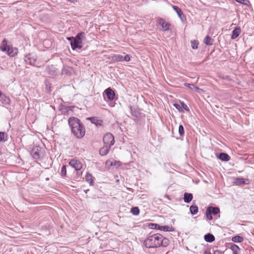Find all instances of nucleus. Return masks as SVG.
<instances>
[{
	"instance_id": "f257e3e1",
	"label": "nucleus",
	"mask_w": 254,
	"mask_h": 254,
	"mask_svg": "<svg viewBox=\"0 0 254 254\" xmlns=\"http://www.w3.org/2000/svg\"><path fill=\"white\" fill-rule=\"evenodd\" d=\"M169 244L168 239L163 238L159 234H155L148 237L144 242V245L147 248H158L160 246L166 247Z\"/></svg>"
},
{
	"instance_id": "f03ea898",
	"label": "nucleus",
	"mask_w": 254,
	"mask_h": 254,
	"mask_svg": "<svg viewBox=\"0 0 254 254\" xmlns=\"http://www.w3.org/2000/svg\"><path fill=\"white\" fill-rule=\"evenodd\" d=\"M68 124L71 132L78 138H82L85 133V128L84 125L79 119L75 117H70L68 120Z\"/></svg>"
},
{
	"instance_id": "7ed1b4c3",
	"label": "nucleus",
	"mask_w": 254,
	"mask_h": 254,
	"mask_svg": "<svg viewBox=\"0 0 254 254\" xmlns=\"http://www.w3.org/2000/svg\"><path fill=\"white\" fill-rule=\"evenodd\" d=\"M0 49L2 52H5L11 57H14L18 53L17 48L8 45L7 41L5 39L2 41L0 45Z\"/></svg>"
},
{
	"instance_id": "20e7f679",
	"label": "nucleus",
	"mask_w": 254,
	"mask_h": 254,
	"mask_svg": "<svg viewBox=\"0 0 254 254\" xmlns=\"http://www.w3.org/2000/svg\"><path fill=\"white\" fill-rule=\"evenodd\" d=\"M85 35L84 32H81L74 37V40L71 42V47L73 50L82 48V39L85 37Z\"/></svg>"
},
{
	"instance_id": "39448f33",
	"label": "nucleus",
	"mask_w": 254,
	"mask_h": 254,
	"mask_svg": "<svg viewBox=\"0 0 254 254\" xmlns=\"http://www.w3.org/2000/svg\"><path fill=\"white\" fill-rule=\"evenodd\" d=\"M157 26L159 30L162 31H166L169 30L170 24L166 21L164 19L159 18L157 20Z\"/></svg>"
},
{
	"instance_id": "423d86ee",
	"label": "nucleus",
	"mask_w": 254,
	"mask_h": 254,
	"mask_svg": "<svg viewBox=\"0 0 254 254\" xmlns=\"http://www.w3.org/2000/svg\"><path fill=\"white\" fill-rule=\"evenodd\" d=\"M103 142L105 145L111 146L115 143L114 136L111 133H106L103 138Z\"/></svg>"
},
{
	"instance_id": "0eeeda50",
	"label": "nucleus",
	"mask_w": 254,
	"mask_h": 254,
	"mask_svg": "<svg viewBox=\"0 0 254 254\" xmlns=\"http://www.w3.org/2000/svg\"><path fill=\"white\" fill-rule=\"evenodd\" d=\"M31 154L35 160H39L43 156L42 148L39 146H35L31 150Z\"/></svg>"
},
{
	"instance_id": "6e6552de",
	"label": "nucleus",
	"mask_w": 254,
	"mask_h": 254,
	"mask_svg": "<svg viewBox=\"0 0 254 254\" xmlns=\"http://www.w3.org/2000/svg\"><path fill=\"white\" fill-rule=\"evenodd\" d=\"M129 110L133 120L135 121H138L141 118L140 110L131 106H129Z\"/></svg>"
},
{
	"instance_id": "1a4fd4ad",
	"label": "nucleus",
	"mask_w": 254,
	"mask_h": 254,
	"mask_svg": "<svg viewBox=\"0 0 254 254\" xmlns=\"http://www.w3.org/2000/svg\"><path fill=\"white\" fill-rule=\"evenodd\" d=\"M150 226H151V228L152 229H158L165 232H171L174 230L172 227L168 226H160L157 224L151 223L150 224Z\"/></svg>"
},
{
	"instance_id": "9d476101",
	"label": "nucleus",
	"mask_w": 254,
	"mask_h": 254,
	"mask_svg": "<svg viewBox=\"0 0 254 254\" xmlns=\"http://www.w3.org/2000/svg\"><path fill=\"white\" fill-rule=\"evenodd\" d=\"M69 165L76 171H80L82 168V164L77 159H71L68 163Z\"/></svg>"
},
{
	"instance_id": "9b49d317",
	"label": "nucleus",
	"mask_w": 254,
	"mask_h": 254,
	"mask_svg": "<svg viewBox=\"0 0 254 254\" xmlns=\"http://www.w3.org/2000/svg\"><path fill=\"white\" fill-rule=\"evenodd\" d=\"M104 93L106 95L109 100L112 101L114 100L115 97V93L111 88L109 87L107 88L104 91Z\"/></svg>"
},
{
	"instance_id": "f8f14e48",
	"label": "nucleus",
	"mask_w": 254,
	"mask_h": 254,
	"mask_svg": "<svg viewBox=\"0 0 254 254\" xmlns=\"http://www.w3.org/2000/svg\"><path fill=\"white\" fill-rule=\"evenodd\" d=\"M0 101L2 104L5 105H8L10 103V98L0 91Z\"/></svg>"
},
{
	"instance_id": "ddd939ff",
	"label": "nucleus",
	"mask_w": 254,
	"mask_h": 254,
	"mask_svg": "<svg viewBox=\"0 0 254 254\" xmlns=\"http://www.w3.org/2000/svg\"><path fill=\"white\" fill-rule=\"evenodd\" d=\"M250 182V180L248 179H244L241 178H236L234 179V183L237 185L249 184Z\"/></svg>"
},
{
	"instance_id": "4468645a",
	"label": "nucleus",
	"mask_w": 254,
	"mask_h": 254,
	"mask_svg": "<svg viewBox=\"0 0 254 254\" xmlns=\"http://www.w3.org/2000/svg\"><path fill=\"white\" fill-rule=\"evenodd\" d=\"M216 156L217 158L223 161H228L230 160V157L226 153H220L216 154Z\"/></svg>"
},
{
	"instance_id": "2eb2a0df",
	"label": "nucleus",
	"mask_w": 254,
	"mask_h": 254,
	"mask_svg": "<svg viewBox=\"0 0 254 254\" xmlns=\"http://www.w3.org/2000/svg\"><path fill=\"white\" fill-rule=\"evenodd\" d=\"M111 146L105 145L100 149L99 153L101 156H105L108 153L110 149Z\"/></svg>"
},
{
	"instance_id": "dca6fc26",
	"label": "nucleus",
	"mask_w": 254,
	"mask_h": 254,
	"mask_svg": "<svg viewBox=\"0 0 254 254\" xmlns=\"http://www.w3.org/2000/svg\"><path fill=\"white\" fill-rule=\"evenodd\" d=\"M89 120L92 124H95L96 126H102L103 124V121L99 119L97 117L89 118Z\"/></svg>"
},
{
	"instance_id": "f3484780",
	"label": "nucleus",
	"mask_w": 254,
	"mask_h": 254,
	"mask_svg": "<svg viewBox=\"0 0 254 254\" xmlns=\"http://www.w3.org/2000/svg\"><path fill=\"white\" fill-rule=\"evenodd\" d=\"M241 33V28L240 27L235 28L232 31L231 39H235L237 38Z\"/></svg>"
},
{
	"instance_id": "a211bd4d",
	"label": "nucleus",
	"mask_w": 254,
	"mask_h": 254,
	"mask_svg": "<svg viewBox=\"0 0 254 254\" xmlns=\"http://www.w3.org/2000/svg\"><path fill=\"white\" fill-rule=\"evenodd\" d=\"M184 196V201L187 203L190 202L193 198L192 194L190 193L185 192Z\"/></svg>"
},
{
	"instance_id": "6ab92c4d",
	"label": "nucleus",
	"mask_w": 254,
	"mask_h": 254,
	"mask_svg": "<svg viewBox=\"0 0 254 254\" xmlns=\"http://www.w3.org/2000/svg\"><path fill=\"white\" fill-rule=\"evenodd\" d=\"M204 239L206 242L208 243H212L215 240L214 236L210 233L205 235Z\"/></svg>"
},
{
	"instance_id": "aec40b11",
	"label": "nucleus",
	"mask_w": 254,
	"mask_h": 254,
	"mask_svg": "<svg viewBox=\"0 0 254 254\" xmlns=\"http://www.w3.org/2000/svg\"><path fill=\"white\" fill-rule=\"evenodd\" d=\"M173 8L174 9V10L177 13L179 17L182 20H183V18H185V16L183 14V12L182 11V10H181V9L179 8L177 6H173Z\"/></svg>"
},
{
	"instance_id": "412c9836",
	"label": "nucleus",
	"mask_w": 254,
	"mask_h": 254,
	"mask_svg": "<svg viewBox=\"0 0 254 254\" xmlns=\"http://www.w3.org/2000/svg\"><path fill=\"white\" fill-rule=\"evenodd\" d=\"M230 249L232 251L233 254H240V249L237 245L232 244L231 246Z\"/></svg>"
},
{
	"instance_id": "4be33fe9",
	"label": "nucleus",
	"mask_w": 254,
	"mask_h": 254,
	"mask_svg": "<svg viewBox=\"0 0 254 254\" xmlns=\"http://www.w3.org/2000/svg\"><path fill=\"white\" fill-rule=\"evenodd\" d=\"M86 181L88 182L90 185H93V177L89 173L87 172L85 176Z\"/></svg>"
},
{
	"instance_id": "5701e85b",
	"label": "nucleus",
	"mask_w": 254,
	"mask_h": 254,
	"mask_svg": "<svg viewBox=\"0 0 254 254\" xmlns=\"http://www.w3.org/2000/svg\"><path fill=\"white\" fill-rule=\"evenodd\" d=\"M208 209H210L209 211L212 214L216 215L220 212V209L217 207L209 206Z\"/></svg>"
},
{
	"instance_id": "b1692460",
	"label": "nucleus",
	"mask_w": 254,
	"mask_h": 254,
	"mask_svg": "<svg viewBox=\"0 0 254 254\" xmlns=\"http://www.w3.org/2000/svg\"><path fill=\"white\" fill-rule=\"evenodd\" d=\"M190 211L192 215H195L198 211V207L195 205H192L190 206Z\"/></svg>"
},
{
	"instance_id": "393cba45",
	"label": "nucleus",
	"mask_w": 254,
	"mask_h": 254,
	"mask_svg": "<svg viewBox=\"0 0 254 254\" xmlns=\"http://www.w3.org/2000/svg\"><path fill=\"white\" fill-rule=\"evenodd\" d=\"M204 43L206 45H212L213 44V40L210 36H207L204 39Z\"/></svg>"
},
{
	"instance_id": "a878e982",
	"label": "nucleus",
	"mask_w": 254,
	"mask_h": 254,
	"mask_svg": "<svg viewBox=\"0 0 254 254\" xmlns=\"http://www.w3.org/2000/svg\"><path fill=\"white\" fill-rule=\"evenodd\" d=\"M184 85L185 86H187L192 90H194L196 91H197L199 90V88L198 87L195 86L193 84L185 83Z\"/></svg>"
},
{
	"instance_id": "bb28decb",
	"label": "nucleus",
	"mask_w": 254,
	"mask_h": 254,
	"mask_svg": "<svg viewBox=\"0 0 254 254\" xmlns=\"http://www.w3.org/2000/svg\"><path fill=\"white\" fill-rule=\"evenodd\" d=\"M243 238L240 236H236L232 238V241L235 243H241L243 242Z\"/></svg>"
},
{
	"instance_id": "cd10ccee",
	"label": "nucleus",
	"mask_w": 254,
	"mask_h": 254,
	"mask_svg": "<svg viewBox=\"0 0 254 254\" xmlns=\"http://www.w3.org/2000/svg\"><path fill=\"white\" fill-rule=\"evenodd\" d=\"M198 42L196 40L191 41V46L192 49H197L198 46Z\"/></svg>"
},
{
	"instance_id": "c85d7f7f",
	"label": "nucleus",
	"mask_w": 254,
	"mask_h": 254,
	"mask_svg": "<svg viewBox=\"0 0 254 254\" xmlns=\"http://www.w3.org/2000/svg\"><path fill=\"white\" fill-rule=\"evenodd\" d=\"M130 212L134 215H137L139 213V209L137 207H133L131 209Z\"/></svg>"
},
{
	"instance_id": "c756f323",
	"label": "nucleus",
	"mask_w": 254,
	"mask_h": 254,
	"mask_svg": "<svg viewBox=\"0 0 254 254\" xmlns=\"http://www.w3.org/2000/svg\"><path fill=\"white\" fill-rule=\"evenodd\" d=\"M113 60L117 62L123 61V56L120 55H116L113 57Z\"/></svg>"
},
{
	"instance_id": "7c9ffc66",
	"label": "nucleus",
	"mask_w": 254,
	"mask_h": 254,
	"mask_svg": "<svg viewBox=\"0 0 254 254\" xmlns=\"http://www.w3.org/2000/svg\"><path fill=\"white\" fill-rule=\"evenodd\" d=\"M61 175L64 177H65L66 175V166L63 165L61 168Z\"/></svg>"
},
{
	"instance_id": "2f4dec72",
	"label": "nucleus",
	"mask_w": 254,
	"mask_h": 254,
	"mask_svg": "<svg viewBox=\"0 0 254 254\" xmlns=\"http://www.w3.org/2000/svg\"><path fill=\"white\" fill-rule=\"evenodd\" d=\"M24 61L25 62L27 63V64H33V63H34L35 62V60H31L29 57V56H26L24 58Z\"/></svg>"
},
{
	"instance_id": "473e14b6",
	"label": "nucleus",
	"mask_w": 254,
	"mask_h": 254,
	"mask_svg": "<svg viewBox=\"0 0 254 254\" xmlns=\"http://www.w3.org/2000/svg\"><path fill=\"white\" fill-rule=\"evenodd\" d=\"M5 136L6 138V134L4 132L0 131V142L2 141H5L7 139L5 138Z\"/></svg>"
},
{
	"instance_id": "72a5a7b5",
	"label": "nucleus",
	"mask_w": 254,
	"mask_h": 254,
	"mask_svg": "<svg viewBox=\"0 0 254 254\" xmlns=\"http://www.w3.org/2000/svg\"><path fill=\"white\" fill-rule=\"evenodd\" d=\"M209 210H210V209H208V208H207L206 210V216L208 220H211L212 219V213H210Z\"/></svg>"
},
{
	"instance_id": "f704fd0d",
	"label": "nucleus",
	"mask_w": 254,
	"mask_h": 254,
	"mask_svg": "<svg viewBox=\"0 0 254 254\" xmlns=\"http://www.w3.org/2000/svg\"><path fill=\"white\" fill-rule=\"evenodd\" d=\"M179 133L181 136H183L184 135V127L182 125H180L179 127Z\"/></svg>"
},
{
	"instance_id": "c9c22d12",
	"label": "nucleus",
	"mask_w": 254,
	"mask_h": 254,
	"mask_svg": "<svg viewBox=\"0 0 254 254\" xmlns=\"http://www.w3.org/2000/svg\"><path fill=\"white\" fill-rule=\"evenodd\" d=\"M130 60V56L128 55H127L124 57H123V61L128 62Z\"/></svg>"
},
{
	"instance_id": "e433bc0d",
	"label": "nucleus",
	"mask_w": 254,
	"mask_h": 254,
	"mask_svg": "<svg viewBox=\"0 0 254 254\" xmlns=\"http://www.w3.org/2000/svg\"><path fill=\"white\" fill-rule=\"evenodd\" d=\"M182 106L183 107V108L186 110V111H189V107L187 106V105H186L184 103H182Z\"/></svg>"
},
{
	"instance_id": "4c0bfd02",
	"label": "nucleus",
	"mask_w": 254,
	"mask_h": 254,
	"mask_svg": "<svg viewBox=\"0 0 254 254\" xmlns=\"http://www.w3.org/2000/svg\"><path fill=\"white\" fill-rule=\"evenodd\" d=\"M174 106H175V107L177 109H178L179 110H180V109H181V106H180L179 104H174Z\"/></svg>"
},
{
	"instance_id": "58836bf2",
	"label": "nucleus",
	"mask_w": 254,
	"mask_h": 254,
	"mask_svg": "<svg viewBox=\"0 0 254 254\" xmlns=\"http://www.w3.org/2000/svg\"><path fill=\"white\" fill-rule=\"evenodd\" d=\"M214 254H223V253L219 250L215 251Z\"/></svg>"
},
{
	"instance_id": "ea45409f",
	"label": "nucleus",
	"mask_w": 254,
	"mask_h": 254,
	"mask_svg": "<svg viewBox=\"0 0 254 254\" xmlns=\"http://www.w3.org/2000/svg\"><path fill=\"white\" fill-rule=\"evenodd\" d=\"M74 37H68L67 39L69 41L71 42H72V40H74Z\"/></svg>"
},
{
	"instance_id": "a19ab883",
	"label": "nucleus",
	"mask_w": 254,
	"mask_h": 254,
	"mask_svg": "<svg viewBox=\"0 0 254 254\" xmlns=\"http://www.w3.org/2000/svg\"><path fill=\"white\" fill-rule=\"evenodd\" d=\"M205 254H211L209 252H205Z\"/></svg>"
},
{
	"instance_id": "79ce46f5",
	"label": "nucleus",
	"mask_w": 254,
	"mask_h": 254,
	"mask_svg": "<svg viewBox=\"0 0 254 254\" xmlns=\"http://www.w3.org/2000/svg\"><path fill=\"white\" fill-rule=\"evenodd\" d=\"M87 191H88V190H85V192L86 193V192H87Z\"/></svg>"
},
{
	"instance_id": "37998d69",
	"label": "nucleus",
	"mask_w": 254,
	"mask_h": 254,
	"mask_svg": "<svg viewBox=\"0 0 254 254\" xmlns=\"http://www.w3.org/2000/svg\"><path fill=\"white\" fill-rule=\"evenodd\" d=\"M46 86H47V88H48V85L47 84H46Z\"/></svg>"
}]
</instances>
